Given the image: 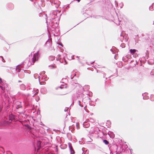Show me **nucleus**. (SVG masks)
<instances>
[{"label":"nucleus","mask_w":154,"mask_h":154,"mask_svg":"<svg viewBox=\"0 0 154 154\" xmlns=\"http://www.w3.org/2000/svg\"><path fill=\"white\" fill-rule=\"evenodd\" d=\"M38 52L39 51H38L36 53L33 55V57L31 59L32 62L29 61V59H26L21 64L22 66L21 67L26 69L29 67L31 65L33 64L35 62L37 61L38 59Z\"/></svg>","instance_id":"1"},{"label":"nucleus","mask_w":154,"mask_h":154,"mask_svg":"<svg viewBox=\"0 0 154 154\" xmlns=\"http://www.w3.org/2000/svg\"><path fill=\"white\" fill-rule=\"evenodd\" d=\"M50 16L51 18L50 19V22H49L50 26L53 28H54V21L55 19L57 18V12L56 11L52 12L50 14Z\"/></svg>","instance_id":"2"},{"label":"nucleus","mask_w":154,"mask_h":154,"mask_svg":"<svg viewBox=\"0 0 154 154\" xmlns=\"http://www.w3.org/2000/svg\"><path fill=\"white\" fill-rule=\"evenodd\" d=\"M99 131L100 130L98 128L92 127L91 128L89 133L91 136H92L94 134H97Z\"/></svg>","instance_id":"3"},{"label":"nucleus","mask_w":154,"mask_h":154,"mask_svg":"<svg viewBox=\"0 0 154 154\" xmlns=\"http://www.w3.org/2000/svg\"><path fill=\"white\" fill-rule=\"evenodd\" d=\"M50 2L53 6H54L56 8H57L60 5V2L58 0H51Z\"/></svg>","instance_id":"4"},{"label":"nucleus","mask_w":154,"mask_h":154,"mask_svg":"<svg viewBox=\"0 0 154 154\" xmlns=\"http://www.w3.org/2000/svg\"><path fill=\"white\" fill-rule=\"evenodd\" d=\"M117 146L116 145H113L111 146L109 149L110 151L111 154H116Z\"/></svg>","instance_id":"5"},{"label":"nucleus","mask_w":154,"mask_h":154,"mask_svg":"<svg viewBox=\"0 0 154 154\" xmlns=\"http://www.w3.org/2000/svg\"><path fill=\"white\" fill-rule=\"evenodd\" d=\"M89 121L88 120H87L84 122L83 123V126L85 128H88L90 126Z\"/></svg>","instance_id":"6"},{"label":"nucleus","mask_w":154,"mask_h":154,"mask_svg":"<svg viewBox=\"0 0 154 154\" xmlns=\"http://www.w3.org/2000/svg\"><path fill=\"white\" fill-rule=\"evenodd\" d=\"M68 145L69 149L70 154H74L75 153V152L72 146L71 143H69Z\"/></svg>","instance_id":"7"},{"label":"nucleus","mask_w":154,"mask_h":154,"mask_svg":"<svg viewBox=\"0 0 154 154\" xmlns=\"http://www.w3.org/2000/svg\"><path fill=\"white\" fill-rule=\"evenodd\" d=\"M27 96L23 95V102L25 105H28V103H27Z\"/></svg>","instance_id":"8"},{"label":"nucleus","mask_w":154,"mask_h":154,"mask_svg":"<svg viewBox=\"0 0 154 154\" xmlns=\"http://www.w3.org/2000/svg\"><path fill=\"white\" fill-rule=\"evenodd\" d=\"M41 142L40 141H38L37 142V147L35 148V149H37V152H38L39 150L41 148Z\"/></svg>","instance_id":"9"},{"label":"nucleus","mask_w":154,"mask_h":154,"mask_svg":"<svg viewBox=\"0 0 154 154\" xmlns=\"http://www.w3.org/2000/svg\"><path fill=\"white\" fill-rule=\"evenodd\" d=\"M16 105H17L16 108L17 109L20 108H21L22 107V106L21 105V102L20 101H17L16 102Z\"/></svg>","instance_id":"10"},{"label":"nucleus","mask_w":154,"mask_h":154,"mask_svg":"<svg viewBox=\"0 0 154 154\" xmlns=\"http://www.w3.org/2000/svg\"><path fill=\"white\" fill-rule=\"evenodd\" d=\"M137 51V50L135 49H131L130 50V52L132 54H134Z\"/></svg>","instance_id":"11"},{"label":"nucleus","mask_w":154,"mask_h":154,"mask_svg":"<svg viewBox=\"0 0 154 154\" xmlns=\"http://www.w3.org/2000/svg\"><path fill=\"white\" fill-rule=\"evenodd\" d=\"M40 91L43 94H45L46 92V90L45 88H42L41 89Z\"/></svg>","instance_id":"12"},{"label":"nucleus","mask_w":154,"mask_h":154,"mask_svg":"<svg viewBox=\"0 0 154 154\" xmlns=\"http://www.w3.org/2000/svg\"><path fill=\"white\" fill-rule=\"evenodd\" d=\"M20 88L22 90H25V86L24 84H22L20 85Z\"/></svg>","instance_id":"13"},{"label":"nucleus","mask_w":154,"mask_h":154,"mask_svg":"<svg viewBox=\"0 0 154 154\" xmlns=\"http://www.w3.org/2000/svg\"><path fill=\"white\" fill-rule=\"evenodd\" d=\"M34 78L35 79H37L38 78V79H39V77H38V74H35L34 75Z\"/></svg>","instance_id":"14"},{"label":"nucleus","mask_w":154,"mask_h":154,"mask_svg":"<svg viewBox=\"0 0 154 154\" xmlns=\"http://www.w3.org/2000/svg\"><path fill=\"white\" fill-rule=\"evenodd\" d=\"M103 143L106 144L107 145L109 144V142L106 140H103Z\"/></svg>","instance_id":"15"},{"label":"nucleus","mask_w":154,"mask_h":154,"mask_svg":"<svg viewBox=\"0 0 154 154\" xmlns=\"http://www.w3.org/2000/svg\"><path fill=\"white\" fill-rule=\"evenodd\" d=\"M60 57L61 55L60 54L58 55L56 58L57 60H59L60 59Z\"/></svg>","instance_id":"16"},{"label":"nucleus","mask_w":154,"mask_h":154,"mask_svg":"<svg viewBox=\"0 0 154 154\" xmlns=\"http://www.w3.org/2000/svg\"><path fill=\"white\" fill-rule=\"evenodd\" d=\"M0 58L2 59V62H3V63L5 62V61L4 60L3 57L2 56H0Z\"/></svg>","instance_id":"17"},{"label":"nucleus","mask_w":154,"mask_h":154,"mask_svg":"<svg viewBox=\"0 0 154 154\" xmlns=\"http://www.w3.org/2000/svg\"><path fill=\"white\" fill-rule=\"evenodd\" d=\"M49 67L51 69H54L55 68V67L54 66H49Z\"/></svg>","instance_id":"18"},{"label":"nucleus","mask_w":154,"mask_h":154,"mask_svg":"<svg viewBox=\"0 0 154 154\" xmlns=\"http://www.w3.org/2000/svg\"><path fill=\"white\" fill-rule=\"evenodd\" d=\"M78 102H79V105L80 106H81V107H83V105H82V104H81V101H80V100H79V101H78Z\"/></svg>","instance_id":"19"},{"label":"nucleus","mask_w":154,"mask_h":154,"mask_svg":"<svg viewBox=\"0 0 154 154\" xmlns=\"http://www.w3.org/2000/svg\"><path fill=\"white\" fill-rule=\"evenodd\" d=\"M20 69L19 68V67H18L17 68V69H16V70L18 72H20Z\"/></svg>","instance_id":"20"},{"label":"nucleus","mask_w":154,"mask_h":154,"mask_svg":"<svg viewBox=\"0 0 154 154\" xmlns=\"http://www.w3.org/2000/svg\"><path fill=\"white\" fill-rule=\"evenodd\" d=\"M0 88H1V89L2 90H4L5 89V87H3L1 86H0Z\"/></svg>","instance_id":"21"},{"label":"nucleus","mask_w":154,"mask_h":154,"mask_svg":"<svg viewBox=\"0 0 154 154\" xmlns=\"http://www.w3.org/2000/svg\"><path fill=\"white\" fill-rule=\"evenodd\" d=\"M0 83L1 85H3L2 84L3 83L2 82V79L0 78Z\"/></svg>","instance_id":"22"},{"label":"nucleus","mask_w":154,"mask_h":154,"mask_svg":"<svg viewBox=\"0 0 154 154\" xmlns=\"http://www.w3.org/2000/svg\"><path fill=\"white\" fill-rule=\"evenodd\" d=\"M72 75H71V78L72 79H73L76 76L75 75L73 77H72Z\"/></svg>","instance_id":"23"},{"label":"nucleus","mask_w":154,"mask_h":154,"mask_svg":"<svg viewBox=\"0 0 154 154\" xmlns=\"http://www.w3.org/2000/svg\"><path fill=\"white\" fill-rule=\"evenodd\" d=\"M48 21H47V20L46 19V23H47V26H48V27H49V26H48Z\"/></svg>","instance_id":"24"},{"label":"nucleus","mask_w":154,"mask_h":154,"mask_svg":"<svg viewBox=\"0 0 154 154\" xmlns=\"http://www.w3.org/2000/svg\"><path fill=\"white\" fill-rule=\"evenodd\" d=\"M152 8V6H150L149 7V9L150 10H152L151 9V8Z\"/></svg>","instance_id":"25"},{"label":"nucleus","mask_w":154,"mask_h":154,"mask_svg":"<svg viewBox=\"0 0 154 154\" xmlns=\"http://www.w3.org/2000/svg\"><path fill=\"white\" fill-rule=\"evenodd\" d=\"M2 107L1 106H0V111L1 112L2 110Z\"/></svg>","instance_id":"26"},{"label":"nucleus","mask_w":154,"mask_h":154,"mask_svg":"<svg viewBox=\"0 0 154 154\" xmlns=\"http://www.w3.org/2000/svg\"><path fill=\"white\" fill-rule=\"evenodd\" d=\"M111 133V132H109H109H108V134L109 135H110V134H109V133Z\"/></svg>","instance_id":"27"},{"label":"nucleus","mask_w":154,"mask_h":154,"mask_svg":"<svg viewBox=\"0 0 154 154\" xmlns=\"http://www.w3.org/2000/svg\"><path fill=\"white\" fill-rule=\"evenodd\" d=\"M60 88H61V89H62V88H63V87H61V86L60 87Z\"/></svg>","instance_id":"28"},{"label":"nucleus","mask_w":154,"mask_h":154,"mask_svg":"<svg viewBox=\"0 0 154 154\" xmlns=\"http://www.w3.org/2000/svg\"><path fill=\"white\" fill-rule=\"evenodd\" d=\"M76 1H77L78 2H79L80 0H76Z\"/></svg>","instance_id":"29"},{"label":"nucleus","mask_w":154,"mask_h":154,"mask_svg":"<svg viewBox=\"0 0 154 154\" xmlns=\"http://www.w3.org/2000/svg\"><path fill=\"white\" fill-rule=\"evenodd\" d=\"M52 60H53V59H54V57H52Z\"/></svg>","instance_id":"30"},{"label":"nucleus","mask_w":154,"mask_h":154,"mask_svg":"<svg viewBox=\"0 0 154 154\" xmlns=\"http://www.w3.org/2000/svg\"><path fill=\"white\" fill-rule=\"evenodd\" d=\"M106 76V75L104 74L103 77L104 78Z\"/></svg>","instance_id":"31"},{"label":"nucleus","mask_w":154,"mask_h":154,"mask_svg":"<svg viewBox=\"0 0 154 154\" xmlns=\"http://www.w3.org/2000/svg\"><path fill=\"white\" fill-rule=\"evenodd\" d=\"M132 150V149H130V152L131 153V151Z\"/></svg>","instance_id":"32"},{"label":"nucleus","mask_w":154,"mask_h":154,"mask_svg":"<svg viewBox=\"0 0 154 154\" xmlns=\"http://www.w3.org/2000/svg\"><path fill=\"white\" fill-rule=\"evenodd\" d=\"M110 51H112V52H113V51H112V49H110Z\"/></svg>","instance_id":"33"},{"label":"nucleus","mask_w":154,"mask_h":154,"mask_svg":"<svg viewBox=\"0 0 154 154\" xmlns=\"http://www.w3.org/2000/svg\"><path fill=\"white\" fill-rule=\"evenodd\" d=\"M60 62L61 63H62L63 62H61V61H60Z\"/></svg>","instance_id":"34"},{"label":"nucleus","mask_w":154,"mask_h":154,"mask_svg":"<svg viewBox=\"0 0 154 154\" xmlns=\"http://www.w3.org/2000/svg\"><path fill=\"white\" fill-rule=\"evenodd\" d=\"M108 71L109 72H111V71L109 70H108Z\"/></svg>","instance_id":"35"},{"label":"nucleus","mask_w":154,"mask_h":154,"mask_svg":"<svg viewBox=\"0 0 154 154\" xmlns=\"http://www.w3.org/2000/svg\"><path fill=\"white\" fill-rule=\"evenodd\" d=\"M18 82H21V81H18Z\"/></svg>","instance_id":"36"},{"label":"nucleus","mask_w":154,"mask_h":154,"mask_svg":"<svg viewBox=\"0 0 154 154\" xmlns=\"http://www.w3.org/2000/svg\"><path fill=\"white\" fill-rule=\"evenodd\" d=\"M36 94V93L35 94H34L33 97Z\"/></svg>","instance_id":"37"},{"label":"nucleus","mask_w":154,"mask_h":154,"mask_svg":"<svg viewBox=\"0 0 154 154\" xmlns=\"http://www.w3.org/2000/svg\"><path fill=\"white\" fill-rule=\"evenodd\" d=\"M74 57V56H72V58H73L72 57Z\"/></svg>","instance_id":"38"},{"label":"nucleus","mask_w":154,"mask_h":154,"mask_svg":"<svg viewBox=\"0 0 154 154\" xmlns=\"http://www.w3.org/2000/svg\"><path fill=\"white\" fill-rule=\"evenodd\" d=\"M120 35H121V36H122V34H121Z\"/></svg>","instance_id":"39"},{"label":"nucleus","mask_w":154,"mask_h":154,"mask_svg":"<svg viewBox=\"0 0 154 154\" xmlns=\"http://www.w3.org/2000/svg\"><path fill=\"white\" fill-rule=\"evenodd\" d=\"M66 111V110L65 109V111Z\"/></svg>","instance_id":"40"},{"label":"nucleus","mask_w":154,"mask_h":154,"mask_svg":"<svg viewBox=\"0 0 154 154\" xmlns=\"http://www.w3.org/2000/svg\"><path fill=\"white\" fill-rule=\"evenodd\" d=\"M143 99H144V97H143Z\"/></svg>","instance_id":"41"},{"label":"nucleus","mask_w":154,"mask_h":154,"mask_svg":"<svg viewBox=\"0 0 154 154\" xmlns=\"http://www.w3.org/2000/svg\"><path fill=\"white\" fill-rule=\"evenodd\" d=\"M66 94H63V95H65Z\"/></svg>","instance_id":"42"},{"label":"nucleus","mask_w":154,"mask_h":154,"mask_svg":"<svg viewBox=\"0 0 154 154\" xmlns=\"http://www.w3.org/2000/svg\"><path fill=\"white\" fill-rule=\"evenodd\" d=\"M153 24H154V23H153Z\"/></svg>","instance_id":"43"}]
</instances>
